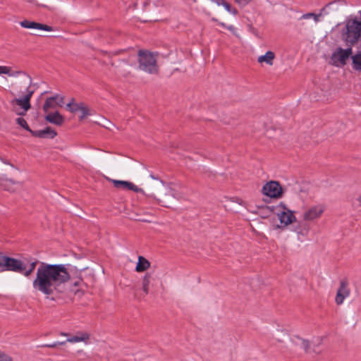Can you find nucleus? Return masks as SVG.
Masks as SVG:
<instances>
[{"label":"nucleus","instance_id":"obj_30","mask_svg":"<svg viewBox=\"0 0 361 361\" xmlns=\"http://www.w3.org/2000/svg\"><path fill=\"white\" fill-rule=\"evenodd\" d=\"M66 343V341H61V342H55L52 343H48L41 345L42 348H55L58 345H63Z\"/></svg>","mask_w":361,"mask_h":361},{"label":"nucleus","instance_id":"obj_14","mask_svg":"<svg viewBox=\"0 0 361 361\" xmlns=\"http://www.w3.org/2000/svg\"><path fill=\"white\" fill-rule=\"evenodd\" d=\"M324 208L322 205H317L310 207L303 214L304 221H313L321 216L323 214Z\"/></svg>","mask_w":361,"mask_h":361},{"label":"nucleus","instance_id":"obj_22","mask_svg":"<svg viewBox=\"0 0 361 361\" xmlns=\"http://www.w3.org/2000/svg\"><path fill=\"white\" fill-rule=\"evenodd\" d=\"M274 58L275 54L271 51H268L264 55L259 56L257 61L259 63L265 62L268 65L271 66L273 65Z\"/></svg>","mask_w":361,"mask_h":361},{"label":"nucleus","instance_id":"obj_2","mask_svg":"<svg viewBox=\"0 0 361 361\" xmlns=\"http://www.w3.org/2000/svg\"><path fill=\"white\" fill-rule=\"evenodd\" d=\"M145 187L147 192V195L149 197H156L159 195L162 199H157L159 202H164L162 205L166 207H169L166 203H169L170 197H175L173 190L171 188L166 185L160 179L151 176V179L145 181Z\"/></svg>","mask_w":361,"mask_h":361},{"label":"nucleus","instance_id":"obj_38","mask_svg":"<svg viewBox=\"0 0 361 361\" xmlns=\"http://www.w3.org/2000/svg\"><path fill=\"white\" fill-rule=\"evenodd\" d=\"M313 16H314V13H308L302 15L301 16V18H302V19H307L309 18L313 17Z\"/></svg>","mask_w":361,"mask_h":361},{"label":"nucleus","instance_id":"obj_6","mask_svg":"<svg viewBox=\"0 0 361 361\" xmlns=\"http://www.w3.org/2000/svg\"><path fill=\"white\" fill-rule=\"evenodd\" d=\"M25 95L21 98H14L11 101L12 106L18 105L19 108L14 109L13 111L18 116H25L27 111L30 109V99L34 94V90L30 89V85H25Z\"/></svg>","mask_w":361,"mask_h":361},{"label":"nucleus","instance_id":"obj_20","mask_svg":"<svg viewBox=\"0 0 361 361\" xmlns=\"http://www.w3.org/2000/svg\"><path fill=\"white\" fill-rule=\"evenodd\" d=\"M150 267V262L144 257L139 256L138 262L137 263L135 270L137 272H142L146 271Z\"/></svg>","mask_w":361,"mask_h":361},{"label":"nucleus","instance_id":"obj_24","mask_svg":"<svg viewBox=\"0 0 361 361\" xmlns=\"http://www.w3.org/2000/svg\"><path fill=\"white\" fill-rule=\"evenodd\" d=\"M16 121L17 124H18L23 128H24L25 130L28 131L30 134H32V132L33 130L32 129H30V128L29 127V126L27 123V121L23 118L19 117V118H16Z\"/></svg>","mask_w":361,"mask_h":361},{"label":"nucleus","instance_id":"obj_47","mask_svg":"<svg viewBox=\"0 0 361 361\" xmlns=\"http://www.w3.org/2000/svg\"><path fill=\"white\" fill-rule=\"evenodd\" d=\"M212 20H214V21H216L217 20H216V18H212Z\"/></svg>","mask_w":361,"mask_h":361},{"label":"nucleus","instance_id":"obj_3","mask_svg":"<svg viewBox=\"0 0 361 361\" xmlns=\"http://www.w3.org/2000/svg\"><path fill=\"white\" fill-rule=\"evenodd\" d=\"M341 36L348 47L355 45L361 37V23L356 18L348 19Z\"/></svg>","mask_w":361,"mask_h":361},{"label":"nucleus","instance_id":"obj_23","mask_svg":"<svg viewBox=\"0 0 361 361\" xmlns=\"http://www.w3.org/2000/svg\"><path fill=\"white\" fill-rule=\"evenodd\" d=\"M352 66L355 71H361V51L351 56Z\"/></svg>","mask_w":361,"mask_h":361},{"label":"nucleus","instance_id":"obj_44","mask_svg":"<svg viewBox=\"0 0 361 361\" xmlns=\"http://www.w3.org/2000/svg\"><path fill=\"white\" fill-rule=\"evenodd\" d=\"M73 291H74L75 294H77V293H80V290H73Z\"/></svg>","mask_w":361,"mask_h":361},{"label":"nucleus","instance_id":"obj_11","mask_svg":"<svg viewBox=\"0 0 361 361\" xmlns=\"http://www.w3.org/2000/svg\"><path fill=\"white\" fill-rule=\"evenodd\" d=\"M277 207L282 208V210L279 209L277 212V216L281 224L284 226H288L291 223L296 221L294 212L289 209L284 203L281 202Z\"/></svg>","mask_w":361,"mask_h":361},{"label":"nucleus","instance_id":"obj_29","mask_svg":"<svg viewBox=\"0 0 361 361\" xmlns=\"http://www.w3.org/2000/svg\"><path fill=\"white\" fill-rule=\"evenodd\" d=\"M81 115L80 116V121L83 120L85 117L90 115V109L87 108L86 105L83 106V108L80 111Z\"/></svg>","mask_w":361,"mask_h":361},{"label":"nucleus","instance_id":"obj_15","mask_svg":"<svg viewBox=\"0 0 361 361\" xmlns=\"http://www.w3.org/2000/svg\"><path fill=\"white\" fill-rule=\"evenodd\" d=\"M20 25L25 28L27 29H35V30H40L44 31H53L54 28L51 26H49L46 24L39 23L35 21H30L28 20H24L20 22Z\"/></svg>","mask_w":361,"mask_h":361},{"label":"nucleus","instance_id":"obj_45","mask_svg":"<svg viewBox=\"0 0 361 361\" xmlns=\"http://www.w3.org/2000/svg\"><path fill=\"white\" fill-rule=\"evenodd\" d=\"M220 25L222 26V27H226L225 23H220Z\"/></svg>","mask_w":361,"mask_h":361},{"label":"nucleus","instance_id":"obj_25","mask_svg":"<svg viewBox=\"0 0 361 361\" xmlns=\"http://www.w3.org/2000/svg\"><path fill=\"white\" fill-rule=\"evenodd\" d=\"M295 231L302 235H306L309 231V226L306 224H304L302 225H298L297 228H295Z\"/></svg>","mask_w":361,"mask_h":361},{"label":"nucleus","instance_id":"obj_36","mask_svg":"<svg viewBox=\"0 0 361 361\" xmlns=\"http://www.w3.org/2000/svg\"><path fill=\"white\" fill-rule=\"evenodd\" d=\"M228 30L233 32V35L238 37L235 28L233 25H229L226 27Z\"/></svg>","mask_w":361,"mask_h":361},{"label":"nucleus","instance_id":"obj_4","mask_svg":"<svg viewBox=\"0 0 361 361\" xmlns=\"http://www.w3.org/2000/svg\"><path fill=\"white\" fill-rule=\"evenodd\" d=\"M139 68L149 74H157L159 67L157 63V54L147 50L140 49L137 53Z\"/></svg>","mask_w":361,"mask_h":361},{"label":"nucleus","instance_id":"obj_41","mask_svg":"<svg viewBox=\"0 0 361 361\" xmlns=\"http://www.w3.org/2000/svg\"><path fill=\"white\" fill-rule=\"evenodd\" d=\"M81 282H82V280L80 279L73 283V286H79Z\"/></svg>","mask_w":361,"mask_h":361},{"label":"nucleus","instance_id":"obj_19","mask_svg":"<svg viewBox=\"0 0 361 361\" xmlns=\"http://www.w3.org/2000/svg\"><path fill=\"white\" fill-rule=\"evenodd\" d=\"M153 280L154 278L151 273H146V274L143 276L142 289L145 295H147L149 293V285Z\"/></svg>","mask_w":361,"mask_h":361},{"label":"nucleus","instance_id":"obj_1","mask_svg":"<svg viewBox=\"0 0 361 361\" xmlns=\"http://www.w3.org/2000/svg\"><path fill=\"white\" fill-rule=\"evenodd\" d=\"M70 279L71 276L66 265L41 262L37 269L32 286L47 298L51 297L54 300L55 297L65 292L66 283Z\"/></svg>","mask_w":361,"mask_h":361},{"label":"nucleus","instance_id":"obj_13","mask_svg":"<svg viewBox=\"0 0 361 361\" xmlns=\"http://www.w3.org/2000/svg\"><path fill=\"white\" fill-rule=\"evenodd\" d=\"M64 97L56 94L46 99L43 105V111L48 112L49 109H54L58 106L62 107L63 104Z\"/></svg>","mask_w":361,"mask_h":361},{"label":"nucleus","instance_id":"obj_12","mask_svg":"<svg viewBox=\"0 0 361 361\" xmlns=\"http://www.w3.org/2000/svg\"><path fill=\"white\" fill-rule=\"evenodd\" d=\"M5 74L10 77H16L18 75H22V78L20 81V84L25 85H31L32 78L25 72L22 71H11V68L6 66H0V75Z\"/></svg>","mask_w":361,"mask_h":361},{"label":"nucleus","instance_id":"obj_37","mask_svg":"<svg viewBox=\"0 0 361 361\" xmlns=\"http://www.w3.org/2000/svg\"><path fill=\"white\" fill-rule=\"evenodd\" d=\"M324 10V8L321 10V12L319 14H315L313 16L314 20L315 22H318L319 20V17L322 15V11Z\"/></svg>","mask_w":361,"mask_h":361},{"label":"nucleus","instance_id":"obj_9","mask_svg":"<svg viewBox=\"0 0 361 361\" xmlns=\"http://www.w3.org/2000/svg\"><path fill=\"white\" fill-rule=\"evenodd\" d=\"M353 49L352 47H348L344 49L341 47H338L332 54L331 59L333 64L336 66H343L346 64L349 57L352 56Z\"/></svg>","mask_w":361,"mask_h":361},{"label":"nucleus","instance_id":"obj_16","mask_svg":"<svg viewBox=\"0 0 361 361\" xmlns=\"http://www.w3.org/2000/svg\"><path fill=\"white\" fill-rule=\"evenodd\" d=\"M349 295L350 290L348 288V282L346 281H341L336 296V304L341 305L343 302L344 299Z\"/></svg>","mask_w":361,"mask_h":361},{"label":"nucleus","instance_id":"obj_42","mask_svg":"<svg viewBox=\"0 0 361 361\" xmlns=\"http://www.w3.org/2000/svg\"><path fill=\"white\" fill-rule=\"evenodd\" d=\"M357 202H358V207H361V195H360V196L357 198Z\"/></svg>","mask_w":361,"mask_h":361},{"label":"nucleus","instance_id":"obj_21","mask_svg":"<svg viewBox=\"0 0 361 361\" xmlns=\"http://www.w3.org/2000/svg\"><path fill=\"white\" fill-rule=\"evenodd\" d=\"M90 338V334L87 332H80L78 335L68 338L65 341L69 343H77L80 341L87 342Z\"/></svg>","mask_w":361,"mask_h":361},{"label":"nucleus","instance_id":"obj_28","mask_svg":"<svg viewBox=\"0 0 361 361\" xmlns=\"http://www.w3.org/2000/svg\"><path fill=\"white\" fill-rule=\"evenodd\" d=\"M114 187L116 188H126V185H127V181L126 180H112Z\"/></svg>","mask_w":361,"mask_h":361},{"label":"nucleus","instance_id":"obj_5","mask_svg":"<svg viewBox=\"0 0 361 361\" xmlns=\"http://www.w3.org/2000/svg\"><path fill=\"white\" fill-rule=\"evenodd\" d=\"M16 171L17 169L13 165L4 162L0 159V186L3 187L4 190L14 191L13 186L19 183L12 177L13 172Z\"/></svg>","mask_w":361,"mask_h":361},{"label":"nucleus","instance_id":"obj_34","mask_svg":"<svg viewBox=\"0 0 361 361\" xmlns=\"http://www.w3.org/2000/svg\"><path fill=\"white\" fill-rule=\"evenodd\" d=\"M240 6H246L250 3L252 0H235Z\"/></svg>","mask_w":361,"mask_h":361},{"label":"nucleus","instance_id":"obj_40","mask_svg":"<svg viewBox=\"0 0 361 361\" xmlns=\"http://www.w3.org/2000/svg\"><path fill=\"white\" fill-rule=\"evenodd\" d=\"M135 220L138 221H142V222H150V221H149V220L140 218V216H138V215L135 219Z\"/></svg>","mask_w":361,"mask_h":361},{"label":"nucleus","instance_id":"obj_27","mask_svg":"<svg viewBox=\"0 0 361 361\" xmlns=\"http://www.w3.org/2000/svg\"><path fill=\"white\" fill-rule=\"evenodd\" d=\"M37 264V261L32 262L30 264L29 269H25V270L22 274H23L25 276H29L35 270Z\"/></svg>","mask_w":361,"mask_h":361},{"label":"nucleus","instance_id":"obj_35","mask_svg":"<svg viewBox=\"0 0 361 361\" xmlns=\"http://www.w3.org/2000/svg\"><path fill=\"white\" fill-rule=\"evenodd\" d=\"M221 5H223L228 11H231V5L224 0L221 1Z\"/></svg>","mask_w":361,"mask_h":361},{"label":"nucleus","instance_id":"obj_10","mask_svg":"<svg viewBox=\"0 0 361 361\" xmlns=\"http://www.w3.org/2000/svg\"><path fill=\"white\" fill-rule=\"evenodd\" d=\"M262 192L271 198H280L283 194V190L278 181L271 180L262 188Z\"/></svg>","mask_w":361,"mask_h":361},{"label":"nucleus","instance_id":"obj_33","mask_svg":"<svg viewBox=\"0 0 361 361\" xmlns=\"http://www.w3.org/2000/svg\"><path fill=\"white\" fill-rule=\"evenodd\" d=\"M302 346L305 352H308L310 349V342L307 340L302 339Z\"/></svg>","mask_w":361,"mask_h":361},{"label":"nucleus","instance_id":"obj_18","mask_svg":"<svg viewBox=\"0 0 361 361\" xmlns=\"http://www.w3.org/2000/svg\"><path fill=\"white\" fill-rule=\"evenodd\" d=\"M44 118L47 122L56 126H61L65 121L64 117L59 111L49 113Z\"/></svg>","mask_w":361,"mask_h":361},{"label":"nucleus","instance_id":"obj_8","mask_svg":"<svg viewBox=\"0 0 361 361\" xmlns=\"http://www.w3.org/2000/svg\"><path fill=\"white\" fill-rule=\"evenodd\" d=\"M25 270V265L21 260L6 256L0 252V271H11L23 273Z\"/></svg>","mask_w":361,"mask_h":361},{"label":"nucleus","instance_id":"obj_31","mask_svg":"<svg viewBox=\"0 0 361 361\" xmlns=\"http://www.w3.org/2000/svg\"><path fill=\"white\" fill-rule=\"evenodd\" d=\"M85 105V104L82 102L73 103V109H71V112L76 113L78 111H80Z\"/></svg>","mask_w":361,"mask_h":361},{"label":"nucleus","instance_id":"obj_39","mask_svg":"<svg viewBox=\"0 0 361 361\" xmlns=\"http://www.w3.org/2000/svg\"><path fill=\"white\" fill-rule=\"evenodd\" d=\"M73 100L74 99H72V102H69L68 104H67L66 105V108L71 112V109H73Z\"/></svg>","mask_w":361,"mask_h":361},{"label":"nucleus","instance_id":"obj_48","mask_svg":"<svg viewBox=\"0 0 361 361\" xmlns=\"http://www.w3.org/2000/svg\"><path fill=\"white\" fill-rule=\"evenodd\" d=\"M194 1H196L197 0H193Z\"/></svg>","mask_w":361,"mask_h":361},{"label":"nucleus","instance_id":"obj_7","mask_svg":"<svg viewBox=\"0 0 361 361\" xmlns=\"http://www.w3.org/2000/svg\"><path fill=\"white\" fill-rule=\"evenodd\" d=\"M25 95L21 98H14L11 101L12 106L18 105L19 108L14 109L13 111L18 116H25L27 111L30 109V99L34 94V90L30 89V85H25Z\"/></svg>","mask_w":361,"mask_h":361},{"label":"nucleus","instance_id":"obj_46","mask_svg":"<svg viewBox=\"0 0 361 361\" xmlns=\"http://www.w3.org/2000/svg\"><path fill=\"white\" fill-rule=\"evenodd\" d=\"M61 335H62V336H68V334L61 332Z\"/></svg>","mask_w":361,"mask_h":361},{"label":"nucleus","instance_id":"obj_26","mask_svg":"<svg viewBox=\"0 0 361 361\" xmlns=\"http://www.w3.org/2000/svg\"><path fill=\"white\" fill-rule=\"evenodd\" d=\"M125 189H127V190H133V191H135L136 192L145 193L144 190L142 188H139L135 185H134L133 183L128 182V181H127V185H126V188Z\"/></svg>","mask_w":361,"mask_h":361},{"label":"nucleus","instance_id":"obj_32","mask_svg":"<svg viewBox=\"0 0 361 361\" xmlns=\"http://www.w3.org/2000/svg\"><path fill=\"white\" fill-rule=\"evenodd\" d=\"M0 361H13V359L8 355L0 351Z\"/></svg>","mask_w":361,"mask_h":361},{"label":"nucleus","instance_id":"obj_17","mask_svg":"<svg viewBox=\"0 0 361 361\" xmlns=\"http://www.w3.org/2000/svg\"><path fill=\"white\" fill-rule=\"evenodd\" d=\"M32 136L39 138H54L57 133L55 130L48 126L43 130H33L31 134Z\"/></svg>","mask_w":361,"mask_h":361},{"label":"nucleus","instance_id":"obj_43","mask_svg":"<svg viewBox=\"0 0 361 361\" xmlns=\"http://www.w3.org/2000/svg\"><path fill=\"white\" fill-rule=\"evenodd\" d=\"M231 13H233V14H237L238 13V11L236 8H233V9H231Z\"/></svg>","mask_w":361,"mask_h":361}]
</instances>
